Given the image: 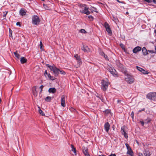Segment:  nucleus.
Here are the masks:
<instances>
[{
	"mask_svg": "<svg viewBox=\"0 0 156 156\" xmlns=\"http://www.w3.org/2000/svg\"><path fill=\"white\" fill-rule=\"evenodd\" d=\"M74 57L75 58L76 60H79L81 59L80 56L78 54H76L74 55Z\"/></svg>",
	"mask_w": 156,
	"mask_h": 156,
	"instance_id": "393cba45",
	"label": "nucleus"
},
{
	"mask_svg": "<svg viewBox=\"0 0 156 156\" xmlns=\"http://www.w3.org/2000/svg\"><path fill=\"white\" fill-rule=\"evenodd\" d=\"M56 91V90L55 88H50L48 90V92L49 93H54Z\"/></svg>",
	"mask_w": 156,
	"mask_h": 156,
	"instance_id": "6ab92c4d",
	"label": "nucleus"
},
{
	"mask_svg": "<svg viewBox=\"0 0 156 156\" xmlns=\"http://www.w3.org/2000/svg\"><path fill=\"white\" fill-rule=\"evenodd\" d=\"M36 90V87L35 86H34L33 88V95L35 97H36L37 95V92Z\"/></svg>",
	"mask_w": 156,
	"mask_h": 156,
	"instance_id": "2eb2a0df",
	"label": "nucleus"
},
{
	"mask_svg": "<svg viewBox=\"0 0 156 156\" xmlns=\"http://www.w3.org/2000/svg\"><path fill=\"white\" fill-rule=\"evenodd\" d=\"M126 14H127L128 12H126Z\"/></svg>",
	"mask_w": 156,
	"mask_h": 156,
	"instance_id": "774afa93",
	"label": "nucleus"
},
{
	"mask_svg": "<svg viewBox=\"0 0 156 156\" xmlns=\"http://www.w3.org/2000/svg\"><path fill=\"white\" fill-rule=\"evenodd\" d=\"M7 13V12H6V13L5 14L4 13L3 15L4 17H5L6 16Z\"/></svg>",
	"mask_w": 156,
	"mask_h": 156,
	"instance_id": "864d4df0",
	"label": "nucleus"
},
{
	"mask_svg": "<svg viewBox=\"0 0 156 156\" xmlns=\"http://www.w3.org/2000/svg\"><path fill=\"white\" fill-rule=\"evenodd\" d=\"M90 10L91 11V12H98V11H97V9L95 7H92L90 8Z\"/></svg>",
	"mask_w": 156,
	"mask_h": 156,
	"instance_id": "a878e982",
	"label": "nucleus"
},
{
	"mask_svg": "<svg viewBox=\"0 0 156 156\" xmlns=\"http://www.w3.org/2000/svg\"><path fill=\"white\" fill-rule=\"evenodd\" d=\"M104 128L106 132L108 133L110 128V125L108 122H107L105 124Z\"/></svg>",
	"mask_w": 156,
	"mask_h": 156,
	"instance_id": "9d476101",
	"label": "nucleus"
},
{
	"mask_svg": "<svg viewBox=\"0 0 156 156\" xmlns=\"http://www.w3.org/2000/svg\"><path fill=\"white\" fill-rule=\"evenodd\" d=\"M43 6H44V5H45V4H43Z\"/></svg>",
	"mask_w": 156,
	"mask_h": 156,
	"instance_id": "69168bd1",
	"label": "nucleus"
},
{
	"mask_svg": "<svg viewBox=\"0 0 156 156\" xmlns=\"http://www.w3.org/2000/svg\"><path fill=\"white\" fill-rule=\"evenodd\" d=\"M59 72L62 74L65 75L66 74L65 72L62 70H60L59 73Z\"/></svg>",
	"mask_w": 156,
	"mask_h": 156,
	"instance_id": "72a5a7b5",
	"label": "nucleus"
},
{
	"mask_svg": "<svg viewBox=\"0 0 156 156\" xmlns=\"http://www.w3.org/2000/svg\"><path fill=\"white\" fill-rule=\"evenodd\" d=\"M156 94L154 93H150L148 94L147 95V97L148 99L150 100L154 99V96Z\"/></svg>",
	"mask_w": 156,
	"mask_h": 156,
	"instance_id": "6e6552de",
	"label": "nucleus"
},
{
	"mask_svg": "<svg viewBox=\"0 0 156 156\" xmlns=\"http://www.w3.org/2000/svg\"><path fill=\"white\" fill-rule=\"evenodd\" d=\"M88 18L89 19H91L92 20H93L94 19L93 17L91 16H88Z\"/></svg>",
	"mask_w": 156,
	"mask_h": 156,
	"instance_id": "c03bdc74",
	"label": "nucleus"
},
{
	"mask_svg": "<svg viewBox=\"0 0 156 156\" xmlns=\"http://www.w3.org/2000/svg\"><path fill=\"white\" fill-rule=\"evenodd\" d=\"M154 93V94H156V95H154V99H156V93Z\"/></svg>",
	"mask_w": 156,
	"mask_h": 156,
	"instance_id": "6e6d98bb",
	"label": "nucleus"
},
{
	"mask_svg": "<svg viewBox=\"0 0 156 156\" xmlns=\"http://www.w3.org/2000/svg\"><path fill=\"white\" fill-rule=\"evenodd\" d=\"M83 152L85 155H87L89 154L88 152V150L87 149H83Z\"/></svg>",
	"mask_w": 156,
	"mask_h": 156,
	"instance_id": "c85d7f7f",
	"label": "nucleus"
},
{
	"mask_svg": "<svg viewBox=\"0 0 156 156\" xmlns=\"http://www.w3.org/2000/svg\"><path fill=\"white\" fill-rule=\"evenodd\" d=\"M127 154L131 156H133L134 154L133 151L132 150L127 151Z\"/></svg>",
	"mask_w": 156,
	"mask_h": 156,
	"instance_id": "5701e85b",
	"label": "nucleus"
},
{
	"mask_svg": "<svg viewBox=\"0 0 156 156\" xmlns=\"http://www.w3.org/2000/svg\"><path fill=\"white\" fill-rule=\"evenodd\" d=\"M2 101L1 99L0 98V104L1 103Z\"/></svg>",
	"mask_w": 156,
	"mask_h": 156,
	"instance_id": "0e129e2a",
	"label": "nucleus"
},
{
	"mask_svg": "<svg viewBox=\"0 0 156 156\" xmlns=\"http://www.w3.org/2000/svg\"><path fill=\"white\" fill-rule=\"evenodd\" d=\"M43 46V44L42 43V42L41 41H40V48L41 50H42V47Z\"/></svg>",
	"mask_w": 156,
	"mask_h": 156,
	"instance_id": "f704fd0d",
	"label": "nucleus"
},
{
	"mask_svg": "<svg viewBox=\"0 0 156 156\" xmlns=\"http://www.w3.org/2000/svg\"><path fill=\"white\" fill-rule=\"evenodd\" d=\"M154 3H155V4H156V0H154Z\"/></svg>",
	"mask_w": 156,
	"mask_h": 156,
	"instance_id": "052dcab7",
	"label": "nucleus"
},
{
	"mask_svg": "<svg viewBox=\"0 0 156 156\" xmlns=\"http://www.w3.org/2000/svg\"><path fill=\"white\" fill-rule=\"evenodd\" d=\"M148 51L151 53L153 54L155 53V52L153 50H148Z\"/></svg>",
	"mask_w": 156,
	"mask_h": 156,
	"instance_id": "4c0bfd02",
	"label": "nucleus"
},
{
	"mask_svg": "<svg viewBox=\"0 0 156 156\" xmlns=\"http://www.w3.org/2000/svg\"><path fill=\"white\" fill-rule=\"evenodd\" d=\"M125 145H126V148H127L128 147H129V144H127L126 143L125 144Z\"/></svg>",
	"mask_w": 156,
	"mask_h": 156,
	"instance_id": "603ef678",
	"label": "nucleus"
},
{
	"mask_svg": "<svg viewBox=\"0 0 156 156\" xmlns=\"http://www.w3.org/2000/svg\"><path fill=\"white\" fill-rule=\"evenodd\" d=\"M43 87H44V86L43 85H41L40 87V88L41 89V91H40V93H41L42 92V89L43 88Z\"/></svg>",
	"mask_w": 156,
	"mask_h": 156,
	"instance_id": "58836bf2",
	"label": "nucleus"
},
{
	"mask_svg": "<svg viewBox=\"0 0 156 156\" xmlns=\"http://www.w3.org/2000/svg\"><path fill=\"white\" fill-rule=\"evenodd\" d=\"M140 122L141 123L142 126H144V122L140 121Z\"/></svg>",
	"mask_w": 156,
	"mask_h": 156,
	"instance_id": "de8ad7c7",
	"label": "nucleus"
},
{
	"mask_svg": "<svg viewBox=\"0 0 156 156\" xmlns=\"http://www.w3.org/2000/svg\"><path fill=\"white\" fill-rule=\"evenodd\" d=\"M141 48L139 47V46H137L133 50V52L134 53H136L138 52L141 51Z\"/></svg>",
	"mask_w": 156,
	"mask_h": 156,
	"instance_id": "f8f14e48",
	"label": "nucleus"
},
{
	"mask_svg": "<svg viewBox=\"0 0 156 156\" xmlns=\"http://www.w3.org/2000/svg\"><path fill=\"white\" fill-rule=\"evenodd\" d=\"M79 32L82 33H85L86 32L85 30L83 29L80 30Z\"/></svg>",
	"mask_w": 156,
	"mask_h": 156,
	"instance_id": "2f4dec72",
	"label": "nucleus"
},
{
	"mask_svg": "<svg viewBox=\"0 0 156 156\" xmlns=\"http://www.w3.org/2000/svg\"><path fill=\"white\" fill-rule=\"evenodd\" d=\"M131 116L132 118H133V116H134V113L133 112H132L131 113Z\"/></svg>",
	"mask_w": 156,
	"mask_h": 156,
	"instance_id": "49530a36",
	"label": "nucleus"
},
{
	"mask_svg": "<svg viewBox=\"0 0 156 156\" xmlns=\"http://www.w3.org/2000/svg\"><path fill=\"white\" fill-rule=\"evenodd\" d=\"M105 112H107L108 113V112H110V111L107 110H106L105 111Z\"/></svg>",
	"mask_w": 156,
	"mask_h": 156,
	"instance_id": "13d9d810",
	"label": "nucleus"
},
{
	"mask_svg": "<svg viewBox=\"0 0 156 156\" xmlns=\"http://www.w3.org/2000/svg\"><path fill=\"white\" fill-rule=\"evenodd\" d=\"M120 101H121V100H118L117 101V102H118V103H119Z\"/></svg>",
	"mask_w": 156,
	"mask_h": 156,
	"instance_id": "4d7b16f0",
	"label": "nucleus"
},
{
	"mask_svg": "<svg viewBox=\"0 0 156 156\" xmlns=\"http://www.w3.org/2000/svg\"><path fill=\"white\" fill-rule=\"evenodd\" d=\"M99 54L101 55L102 56H103L105 54L102 51H100L99 52Z\"/></svg>",
	"mask_w": 156,
	"mask_h": 156,
	"instance_id": "e433bc0d",
	"label": "nucleus"
},
{
	"mask_svg": "<svg viewBox=\"0 0 156 156\" xmlns=\"http://www.w3.org/2000/svg\"><path fill=\"white\" fill-rule=\"evenodd\" d=\"M40 22L38 16L37 15H34L32 17V23L35 25H38Z\"/></svg>",
	"mask_w": 156,
	"mask_h": 156,
	"instance_id": "20e7f679",
	"label": "nucleus"
},
{
	"mask_svg": "<svg viewBox=\"0 0 156 156\" xmlns=\"http://www.w3.org/2000/svg\"><path fill=\"white\" fill-rule=\"evenodd\" d=\"M144 110H145V108H143L141 110H139L138 112L139 113L140 112H141L142 111H144Z\"/></svg>",
	"mask_w": 156,
	"mask_h": 156,
	"instance_id": "a18cd8bd",
	"label": "nucleus"
},
{
	"mask_svg": "<svg viewBox=\"0 0 156 156\" xmlns=\"http://www.w3.org/2000/svg\"><path fill=\"white\" fill-rule=\"evenodd\" d=\"M59 71L60 70L59 69L56 67H55L54 70L53 71V72L55 76H58Z\"/></svg>",
	"mask_w": 156,
	"mask_h": 156,
	"instance_id": "9b49d317",
	"label": "nucleus"
},
{
	"mask_svg": "<svg viewBox=\"0 0 156 156\" xmlns=\"http://www.w3.org/2000/svg\"><path fill=\"white\" fill-rule=\"evenodd\" d=\"M27 12V11L24 9H21L20 11V14L23 16L25 15Z\"/></svg>",
	"mask_w": 156,
	"mask_h": 156,
	"instance_id": "ddd939ff",
	"label": "nucleus"
},
{
	"mask_svg": "<svg viewBox=\"0 0 156 156\" xmlns=\"http://www.w3.org/2000/svg\"><path fill=\"white\" fill-rule=\"evenodd\" d=\"M14 54L15 56L17 58H19V57H20V55H19V54L17 53L16 52H14Z\"/></svg>",
	"mask_w": 156,
	"mask_h": 156,
	"instance_id": "7c9ffc66",
	"label": "nucleus"
},
{
	"mask_svg": "<svg viewBox=\"0 0 156 156\" xmlns=\"http://www.w3.org/2000/svg\"><path fill=\"white\" fill-rule=\"evenodd\" d=\"M141 72L143 74H144V75L147 74L149 73L148 71H147L146 70H145L144 69H143V70L141 71Z\"/></svg>",
	"mask_w": 156,
	"mask_h": 156,
	"instance_id": "cd10ccee",
	"label": "nucleus"
},
{
	"mask_svg": "<svg viewBox=\"0 0 156 156\" xmlns=\"http://www.w3.org/2000/svg\"><path fill=\"white\" fill-rule=\"evenodd\" d=\"M16 25L17 26H20V27L21 26L20 23V22H17L16 23Z\"/></svg>",
	"mask_w": 156,
	"mask_h": 156,
	"instance_id": "37998d69",
	"label": "nucleus"
},
{
	"mask_svg": "<svg viewBox=\"0 0 156 156\" xmlns=\"http://www.w3.org/2000/svg\"><path fill=\"white\" fill-rule=\"evenodd\" d=\"M138 156H144L143 154L140 152L138 153Z\"/></svg>",
	"mask_w": 156,
	"mask_h": 156,
	"instance_id": "a19ab883",
	"label": "nucleus"
},
{
	"mask_svg": "<svg viewBox=\"0 0 156 156\" xmlns=\"http://www.w3.org/2000/svg\"><path fill=\"white\" fill-rule=\"evenodd\" d=\"M9 33L11 34L12 35V33H11V32H12V31L11 30V29L10 28L9 29Z\"/></svg>",
	"mask_w": 156,
	"mask_h": 156,
	"instance_id": "5fc2aeb1",
	"label": "nucleus"
},
{
	"mask_svg": "<svg viewBox=\"0 0 156 156\" xmlns=\"http://www.w3.org/2000/svg\"><path fill=\"white\" fill-rule=\"evenodd\" d=\"M125 126H122L121 128V132L122 134L123 135L124 137L126 138L127 139L128 137V136L127 135V134L126 133V132L125 130Z\"/></svg>",
	"mask_w": 156,
	"mask_h": 156,
	"instance_id": "0eeeda50",
	"label": "nucleus"
},
{
	"mask_svg": "<svg viewBox=\"0 0 156 156\" xmlns=\"http://www.w3.org/2000/svg\"><path fill=\"white\" fill-rule=\"evenodd\" d=\"M38 111L39 113L42 116H45V114L43 112L41 109L40 107H38Z\"/></svg>",
	"mask_w": 156,
	"mask_h": 156,
	"instance_id": "4be33fe9",
	"label": "nucleus"
},
{
	"mask_svg": "<svg viewBox=\"0 0 156 156\" xmlns=\"http://www.w3.org/2000/svg\"><path fill=\"white\" fill-rule=\"evenodd\" d=\"M127 151L128 150H132L131 148L129 146V147H128L127 148Z\"/></svg>",
	"mask_w": 156,
	"mask_h": 156,
	"instance_id": "3c124183",
	"label": "nucleus"
},
{
	"mask_svg": "<svg viewBox=\"0 0 156 156\" xmlns=\"http://www.w3.org/2000/svg\"><path fill=\"white\" fill-rule=\"evenodd\" d=\"M27 59L24 57H22L20 59V62L22 64H24L26 62Z\"/></svg>",
	"mask_w": 156,
	"mask_h": 156,
	"instance_id": "aec40b11",
	"label": "nucleus"
},
{
	"mask_svg": "<svg viewBox=\"0 0 156 156\" xmlns=\"http://www.w3.org/2000/svg\"><path fill=\"white\" fill-rule=\"evenodd\" d=\"M85 156H90V155H89V154H87L86 155H85Z\"/></svg>",
	"mask_w": 156,
	"mask_h": 156,
	"instance_id": "680f3d73",
	"label": "nucleus"
},
{
	"mask_svg": "<svg viewBox=\"0 0 156 156\" xmlns=\"http://www.w3.org/2000/svg\"><path fill=\"white\" fill-rule=\"evenodd\" d=\"M77 66L76 67V68H77L78 67H80L81 65L82 64V62L81 61V59H80L79 60H77Z\"/></svg>",
	"mask_w": 156,
	"mask_h": 156,
	"instance_id": "b1692460",
	"label": "nucleus"
},
{
	"mask_svg": "<svg viewBox=\"0 0 156 156\" xmlns=\"http://www.w3.org/2000/svg\"><path fill=\"white\" fill-rule=\"evenodd\" d=\"M89 9L85 5H82L80 10V12L86 15H89L90 14V12L89 11Z\"/></svg>",
	"mask_w": 156,
	"mask_h": 156,
	"instance_id": "f03ea898",
	"label": "nucleus"
},
{
	"mask_svg": "<svg viewBox=\"0 0 156 156\" xmlns=\"http://www.w3.org/2000/svg\"><path fill=\"white\" fill-rule=\"evenodd\" d=\"M49 73H48L47 70H46L44 73V74L45 76H46V75H47L48 76V74Z\"/></svg>",
	"mask_w": 156,
	"mask_h": 156,
	"instance_id": "09e8293b",
	"label": "nucleus"
},
{
	"mask_svg": "<svg viewBox=\"0 0 156 156\" xmlns=\"http://www.w3.org/2000/svg\"><path fill=\"white\" fill-rule=\"evenodd\" d=\"M98 156H106L105 155H99Z\"/></svg>",
	"mask_w": 156,
	"mask_h": 156,
	"instance_id": "bf43d9fd",
	"label": "nucleus"
},
{
	"mask_svg": "<svg viewBox=\"0 0 156 156\" xmlns=\"http://www.w3.org/2000/svg\"><path fill=\"white\" fill-rule=\"evenodd\" d=\"M147 2H154V0H145Z\"/></svg>",
	"mask_w": 156,
	"mask_h": 156,
	"instance_id": "79ce46f5",
	"label": "nucleus"
},
{
	"mask_svg": "<svg viewBox=\"0 0 156 156\" xmlns=\"http://www.w3.org/2000/svg\"><path fill=\"white\" fill-rule=\"evenodd\" d=\"M107 69L113 76H118V73L114 68L109 66Z\"/></svg>",
	"mask_w": 156,
	"mask_h": 156,
	"instance_id": "39448f33",
	"label": "nucleus"
},
{
	"mask_svg": "<svg viewBox=\"0 0 156 156\" xmlns=\"http://www.w3.org/2000/svg\"><path fill=\"white\" fill-rule=\"evenodd\" d=\"M104 25L106 31L110 35H111L112 34V32L107 22H105Z\"/></svg>",
	"mask_w": 156,
	"mask_h": 156,
	"instance_id": "423d86ee",
	"label": "nucleus"
},
{
	"mask_svg": "<svg viewBox=\"0 0 156 156\" xmlns=\"http://www.w3.org/2000/svg\"><path fill=\"white\" fill-rule=\"evenodd\" d=\"M109 156H116V155L115 154H111Z\"/></svg>",
	"mask_w": 156,
	"mask_h": 156,
	"instance_id": "8fccbe9b",
	"label": "nucleus"
},
{
	"mask_svg": "<svg viewBox=\"0 0 156 156\" xmlns=\"http://www.w3.org/2000/svg\"><path fill=\"white\" fill-rule=\"evenodd\" d=\"M41 1H44V0H41Z\"/></svg>",
	"mask_w": 156,
	"mask_h": 156,
	"instance_id": "338daca9",
	"label": "nucleus"
},
{
	"mask_svg": "<svg viewBox=\"0 0 156 156\" xmlns=\"http://www.w3.org/2000/svg\"><path fill=\"white\" fill-rule=\"evenodd\" d=\"M143 154L144 156H150L151 154L148 151L144 150L143 152Z\"/></svg>",
	"mask_w": 156,
	"mask_h": 156,
	"instance_id": "f3484780",
	"label": "nucleus"
},
{
	"mask_svg": "<svg viewBox=\"0 0 156 156\" xmlns=\"http://www.w3.org/2000/svg\"><path fill=\"white\" fill-rule=\"evenodd\" d=\"M109 85V82L107 80H103L101 81V89L103 91H105L107 89Z\"/></svg>",
	"mask_w": 156,
	"mask_h": 156,
	"instance_id": "7ed1b4c3",
	"label": "nucleus"
},
{
	"mask_svg": "<svg viewBox=\"0 0 156 156\" xmlns=\"http://www.w3.org/2000/svg\"><path fill=\"white\" fill-rule=\"evenodd\" d=\"M120 47H121V48L123 49H124V50L125 49V46L123 44L121 43V44H120Z\"/></svg>",
	"mask_w": 156,
	"mask_h": 156,
	"instance_id": "c9c22d12",
	"label": "nucleus"
},
{
	"mask_svg": "<svg viewBox=\"0 0 156 156\" xmlns=\"http://www.w3.org/2000/svg\"><path fill=\"white\" fill-rule=\"evenodd\" d=\"M117 1L118 2H119V3H120V2H120V1H119V0H117Z\"/></svg>",
	"mask_w": 156,
	"mask_h": 156,
	"instance_id": "e2e57ef3",
	"label": "nucleus"
},
{
	"mask_svg": "<svg viewBox=\"0 0 156 156\" xmlns=\"http://www.w3.org/2000/svg\"><path fill=\"white\" fill-rule=\"evenodd\" d=\"M142 51L144 55H146L148 54L147 51V49L145 47H144L142 50Z\"/></svg>",
	"mask_w": 156,
	"mask_h": 156,
	"instance_id": "412c9836",
	"label": "nucleus"
},
{
	"mask_svg": "<svg viewBox=\"0 0 156 156\" xmlns=\"http://www.w3.org/2000/svg\"><path fill=\"white\" fill-rule=\"evenodd\" d=\"M103 56H104L106 60H108V57L106 55H105H105H104Z\"/></svg>",
	"mask_w": 156,
	"mask_h": 156,
	"instance_id": "ea45409f",
	"label": "nucleus"
},
{
	"mask_svg": "<svg viewBox=\"0 0 156 156\" xmlns=\"http://www.w3.org/2000/svg\"><path fill=\"white\" fill-rule=\"evenodd\" d=\"M46 66L49 68V69L51 71H53L54 70L55 68V67H56L54 65H53L52 66H51L50 65L48 64H46Z\"/></svg>",
	"mask_w": 156,
	"mask_h": 156,
	"instance_id": "dca6fc26",
	"label": "nucleus"
},
{
	"mask_svg": "<svg viewBox=\"0 0 156 156\" xmlns=\"http://www.w3.org/2000/svg\"><path fill=\"white\" fill-rule=\"evenodd\" d=\"M71 148L72 149L71 151L74 153L73 155H76V148L74 147L73 145L72 144H71Z\"/></svg>",
	"mask_w": 156,
	"mask_h": 156,
	"instance_id": "a211bd4d",
	"label": "nucleus"
},
{
	"mask_svg": "<svg viewBox=\"0 0 156 156\" xmlns=\"http://www.w3.org/2000/svg\"><path fill=\"white\" fill-rule=\"evenodd\" d=\"M48 78L52 80H55V78L53 76H51V75L50 74V73H49L48 74Z\"/></svg>",
	"mask_w": 156,
	"mask_h": 156,
	"instance_id": "bb28decb",
	"label": "nucleus"
},
{
	"mask_svg": "<svg viewBox=\"0 0 156 156\" xmlns=\"http://www.w3.org/2000/svg\"><path fill=\"white\" fill-rule=\"evenodd\" d=\"M82 50L83 51L85 52H89L90 51L89 48L87 46H84L83 45L82 48Z\"/></svg>",
	"mask_w": 156,
	"mask_h": 156,
	"instance_id": "4468645a",
	"label": "nucleus"
},
{
	"mask_svg": "<svg viewBox=\"0 0 156 156\" xmlns=\"http://www.w3.org/2000/svg\"><path fill=\"white\" fill-rule=\"evenodd\" d=\"M61 105L63 107H65L66 106L65 97L64 95H62L61 97Z\"/></svg>",
	"mask_w": 156,
	"mask_h": 156,
	"instance_id": "1a4fd4ad",
	"label": "nucleus"
},
{
	"mask_svg": "<svg viewBox=\"0 0 156 156\" xmlns=\"http://www.w3.org/2000/svg\"><path fill=\"white\" fill-rule=\"evenodd\" d=\"M51 99V97L50 96H48L45 99V101L48 102H50Z\"/></svg>",
	"mask_w": 156,
	"mask_h": 156,
	"instance_id": "c756f323",
	"label": "nucleus"
},
{
	"mask_svg": "<svg viewBox=\"0 0 156 156\" xmlns=\"http://www.w3.org/2000/svg\"><path fill=\"white\" fill-rule=\"evenodd\" d=\"M125 80L129 84H131L134 83L135 79L133 76L128 74H125Z\"/></svg>",
	"mask_w": 156,
	"mask_h": 156,
	"instance_id": "f257e3e1",
	"label": "nucleus"
},
{
	"mask_svg": "<svg viewBox=\"0 0 156 156\" xmlns=\"http://www.w3.org/2000/svg\"><path fill=\"white\" fill-rule=\"evenodd\" d=\"M136 68L140 72H141V71L143 70V69H142V68H140L139 67H138V66H136Z\"/></svg>",
	"mask_w": 156,
	"mask_h": 156,
	"instance_id": "473e14b6",
	"label": "nucleus"
}]
</instances>
